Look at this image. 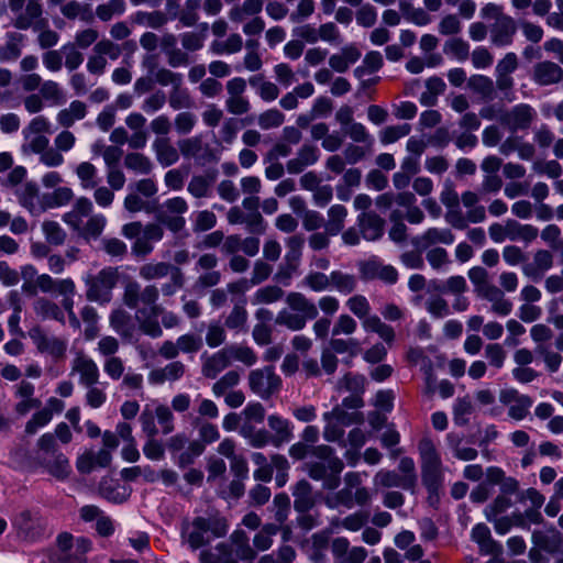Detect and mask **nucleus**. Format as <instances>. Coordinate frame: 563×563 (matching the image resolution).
<instances>
[{
	"mask_svg": "<svg viewBox=\"0 0 563 563\" xmlns=\"http://www.w3.org/2000/svg\"><path fill=\"white\" fill-rule=\"evenodd\" d=\"M308 454L316 459L305 465L309 477L321 481L324 489H336L341 483L340 475L344 463L335 455L333 448L325 444L309 446L301 441L289 448V455L295 460H303Z\"/></svg>",
	"mask_w": 563,
	"mask_h": 563,
	"instance_id": "f257e3e1",
	"label": "nucleus"
},
{
	"mask_svg": "<svg viewBox=\"0 0 563 563\" xmlns=\"http://www.w3.org/2000/svg\"><path fill=\"white\" fill-rule=\"evenodd\" d=\"M229 525L225 518L220 516L192 519L185 518L180 525V538L184 544L196 551L208 545L213 539L222 538L228 533Z\"/></svg>",
	"mask_w": 563,
	"mask_h": 563,
	"instance_id": "f03ea898",
	"label": "nucleus"
},
{
	"mask_svg": "<svg viewBox=\"0 0 563 563\" xmlns=\"http://www.w3.org/2000/svg\"><path fill=\"white\" fill-rule=\"evenodd\" d=\"M256 551L250 545V538L243 530H235L228 542H220L214 551L203 550L201 563H253Z\"/></svg>",
	"mask_w": 563,
	"mask_h": 563,
	"instance_id": "7ed1b4c3",
	"label": "nucleus"
},
{
	"mask_svg": "<svg viewBox=\"0 0 563 563\" xmlns=\"http://www.w3.org/2000/svg\"><path fill=\"white\" fill-rule=\"evenodd\" d=\"M288 309H282L275 319V323L290 331L302 330L309 320L317 319L319 310L316 303L302 292L291 291L286 296Z\"/></svg>",
	"mask_w": 563,
	"mask_h": 563,
	"instance_id": "20e7f679",
	"label": "nucleus"
},
{
	"mask_svg": "<svg viewBox=\"0 0 563 563\" xmlns=\"http://www.w3.org/2000/svg\"><path fill=\"white\" fill-rule=\"evenodd\" d=\"M421 457V481L428 490V500L438 497L443 486L441 457L430 438H422L418 444Z\"/></svg>",
	"mask_w": 563,
	"mask_h": 563,
	"instance_id": "39448f33",
	"label": "nucleus"
},
{
	"mask_svg": "<svg viewBox=\"0 0 563 563\" xmlns=\"http://www.w3.org/2000/svg\"><path fill=\"white\" fill-rule=\"evenodd\" d=\"M92 543L86 537L76 540L69 532H62L56 537L55 547L48 553L49 563H87V553Z\"/></svg>",
	"mask_w": 563,
	"mask_h": 563,
	"instance_id": "423d86ee",
	"label": "nucleus"
},
{
	"mask_svg": "<svg viewBox=\"0 0 563 563\" xmlns=\"http://www.w3.org/2000/svg\"><path fill=\"white\" fill-rule=\"evenodd\" d=\"M37 461L48 474L58 481L68 478L71 467L68 459L57 451V443L53 433L43 434L37 441Z\"/></svg>",
	"mask_w": 563,
	"mask_h": 563,
	"instance_id": "0eeeda50",
	"label": "nucleus"
},
{
	"mask_svg": "<svg viewBox=\"0 0 563 563\" xmlns=\"http://www.w3.org/2000/svg\"><path fill=\"white\" fill-rule=\"evenodd\" d=\"M12 528L16 538L24 543L33 544L47 537V520L37 510L18 512L12 519Z\"/></svg>",
	"mask_w": 563,
	"mask_h": 563,
	"instance_id": "6e6552de",
	"label": "nucleus"
},
{
	"mask_svg": "<svg viewBox=\"0 0 563 563\" xmlns=\"http://www.w3.org/2000/svg\"><path fill=\"white\" fill-rule=\"evenodd\" d=\"M10 11L15 15L13 26L18 30L33 29L47 24L43 19L42 0H8Z\"/></svg>",
	"mask_w": 563,
	"mask_h": 563,
	"instance_id": "1a4fd4ad",
	"label": "nucleus"
},
{
	"mask_svg": "<svg viewBox=\"0 0 563 563\" xmlns=\"http://www.w3.org/2000/svg\"><path fill=\"white\" fill-rule=\"evenodd\" d=\"M118 282V271L112 267L101 269L97 275L85 279L86 298L89 301L107 303L111 300V291Z\"/></svg>",
	"mask_w": 563,
	"mask_h": 563,
	"instance_id": "9d476101",
	"label": "nucleus"
},
{
	"mask_svg": "<svg viewBox=\"0 0 563 563\" xmlns=\"http://www.w3.org/2000/svg\"><path fill=\"white\" fill-rule=\"evenodd\" d=\"M249 386L262 399H268L280 389L282 379L273 366H265L250 372Z\"/></svg>",
	"mask_w": 563,
	"mask_h": 563,
	"instance_id": "9b49d317",
	"label": "nucleus"
},
{
	"mask_svg": "<svg viewBox=\"0 0 563 563\" xmlns=\"http://www.w3.org/2000/svg\"><path fill=\"white\" fill-rule=\"evenodd\" d=\"M27 334L40 353L47 354L55 361H59L66 356V340L48 335L40 325L30 329Z\"/></svg>",
	"mask_w": 563,
	"mask_h": 563,
	"instance_id": "f8f14e48",
	"label": "nucleus"
},
{
	"mask_svg": "<svg viewBox=\"0 0 563 563\" xmlns=\"http://www.w3.org/2000/svg\"><path fill=\"white\" fill-rule=\"evenodd\" d=\"M178 147L185 158H194L200 166L218 161L214 151L208 144H205L199 135L179 140Z\"/></svg>",
	"mask_w": 563,
	"mask_h": 563,
	"instance_id": "ddd939ff",
	"label": "nucleus"
},
{
	"mask_svg": "<svg viewBox=\"0 0 563 563\" xmlns=\"http://www.w3.org/2000/svg\"><path fill=\"white\" fill-rule=\"evenodd\" d=\"M536 115L533 108L526 103H520L499 115V122L507 126L511 132L527 130Z\"/></svg>",
	"mask_w": 563,
	"mask_h": 563,
	"instance_id": "4468645a",
	"label": "nucleus"
},
{
	"mask_svg": "<svg viewBox=\"0 0 563 563\" xmlns=\"http://www.w3.org/2000/svg\"><path fill=\"white\" fill-rule=\"evenodd\" d=\"M165 312V309L161 305H157V301L146 308L137 309L136 320L139 322L140 330L151 338H161L163 335V330L157 318L159 316L163 317Z\"/></svg>",
	"mask_w": 563,
	"mask_h": 563,
	"instance_id": "2eb2a0df",
	"label": "nucleus"
},
{
	"mask_svg": "<svg viewBox=\"0 0 563 563\" xmlns=\"http://www.w3.org/2000/svg\"><path fill=\"white\" fill-rule=\"evenodd\" d=\"M330 549L335 563H363L368 555L363 547L350 548V542L344 537L332 539Z\"/></svg>",
	"mask_w": 563,
	"mask_h": 563,
	"instance_id": "dca6fc26",
	"label": "nucleus"
},
{
	"mask_svg": "<svg viewBox=\"0 0 563 563\" xmlns=\"http://www.w3.org/2000/svg\"><path fill=\"white\" fill-rule=\"evenodd\" d=\"M517 33V23L510 15L489 25L490 42L496 47H506L514 43Z\"/></svg>",
	"mask_w": 563,
	"mask_h": 563,
	"instance_id": "f3484780",
	"label": "nucleus"
},
{
	"mask_svg": "<svg viewBox=\"0 0 563 563\" xmlns=\"http://www.w3.org/2000/svg\"><path fill=\"white\" fill-rule=\"evenodd\" d=\"M531 541L549 554H563V533L555 527H550L545 530H534Z\"/></svg>",
	"mask_w": 563,
	"mask_h": 563,
	"instance_id": "a211bd4d",
	"label": "nucleus"
},
{
	"mask_svg": "<svg viewBox=\"0 0 563 563\" xmlns=\"http://www.w3.org/2000/svg\"><path fill=\"white\" fill-rule=\"evenodd\" d=\"M471 539L477 543L482 555L499 556L503 554V545L493 539L490 529L485 523H477L472 528Z\"/></svg>",
	"mask_w": 563,
	"mask_h": 563,
	"instance_id": "6ab92c4d",
	"label": "nucleus"
},
{
	"mask_svg": "<svg viewBox=\"0 0 563 563\" xmlns=\"http://www.w3.org/2000/svg\"><path fill=\"white\" fill-rule=\"evenodd\" d=\"M71 373L79 374V383L85 387L96 385L100 376L96 362L85 354H79L73 360Z\"/></svg>",
	"mask_w": 563,
	"mask_h": 563,
	"instance_id": "aec40b11",
	"label": "nucleus"
},
{
	"mask_svg": "<svg viewBox=\"0 0 563 563\" xmlns=\"http://www.w3.org/2000/svg\"><path fill=\"white\" fill-rule=\"evenodd\" d=\"M532 80L539 86H551L563 80V69L551 60L539 62L533 66Z\"/></svg>",
	"mask_w": 563,
	"mask_h": 563,
	"instance_id": "412c9836",
	"label": "nucleus"
},
{
	"mask_svg": "<svg viewBox=\"0 0 563 563\" xmlns=\"http://www.w3.org/2000/svg\"><path fill=\"white\" fill-rule=\"evenodd\" d=\"M360 233L366 241H376L384 234L385 220L377 213L362 212L357 216Z\"/></svg>",
	"mask_w": 563,
	"mask_h": 563,
	"instance_id": "4be33fe9",
	"label": "nucleus"
},
{
	"mask_svg": "<svg viewBox=\"0 0 563 563\" xmlns=\"http://www.w3.org/2000/svg\"><path fill=\"white\" fill-rule=\"evenodd\" d=\"M99 495L113 504L126 501L131 495V488L121 484L118 479L104 476L98 487Z\"/></svg>",
	"mask_w": 563,
	"mask_h": 563,
	"instance_id": "5701e85b",
	"label": "nucleus"
},
{
	"mask_svg": "<svg viewBox=\"0 0 563 563\" xmlns=\"http://www.w3.org/2000/svg\"><path fill=\"white\" fill-rule=\"evenodd\" d=\"M454 242V234L449 229L430 228L423 234L417 235L411 240V244L424 251L431 245L442 243L450 245Z\"/></svg>",
	"mask_w": 563,
	"mask_h": 563,
	"instance_id": "b1692460",
	"label": "nucleus"
},
{
	"mask_svg": "<svg viewBox=\"0 0 563 563\" xmlns=\"http://www.w3.org/2000/svg\"><path fill=\"white\" fill-rule=\"evenodd\" d=\"M319 150L311 144H303L297 152L296 157L286 163V168L290 174H300L308 166L316 164L319 161Z\"/></svg>",
	"mask_w": 563,
	"mask_h": 563,
	"instance_id": "393cba45",
	"label": "nucleus"
},
{
	"mask_svg": "<svg viewBox=\"0 0 563 563\" xmlns=\"http://www.w3.org/2000/svg\"><path fill=\"white\" fill-rule=\"evenodd\" d=\"M553 265V255L547 250H538L533 255V261L522 266L523 274L537 282L540 280L544 273Z\"/></svg>",
	"mask_w": 563,
	"mask_h": 563,
	"instance_id": "a878e982",
	"label": "nucleus"
},
{
	"mask_svg": "<svg viewBox=\"0 0 563 563\" xmlns=\"http://www.w3.org/2000/svg\"><path fill=\"white\" fill-rule=\"evenodd\" d=\"M292 496L294 509L297 512H308L316 505L312 486L307 479H300L295 484L292 488Z\"/></svg>",
	"mask_w": 563,
	"mask_h": 563,
	"instance_id": "bb28decb",
	"label": "nucleus"
},
{
	"mask_svg": "<svg viewBox=\"0 0 563 563\" xmlns=\"http://www.w3.org/2000/svg\"><path fill=\"white\" fill-rule=\"evenodd\" d=\"M267 424L274 432L272 435L273 445L275 448H279L284 443L290 442V440L294 438L292 426L289 420L278 415H271L267 418Z\"/></svg>",
	"mask_w": 563,
	"mask_h": 563,
	"instance_id": "cd10ccee",
	"label": "nucleus"
},
{
	"mask_svg": "<svg viewBox=\"0 0 563 563\" xmlns=\"http://www.w3.org/2000/svg\"><path fill=\"white\" fill-rule=\"evenodd\" d=\"M186 367L180 361H174L168 363L163 368L152 369L148 374V382L152 385H161L165 382H175L183 377Z\"/></svg>",
	"mask_w": 563,
	"mask_h": 563,
	"instance_id": "c85d7f7f",
	"label": "nucleus"
},
{
	"mask_svg": "<svg viewBox=\"0 0 563 563\" xmlns=\"http://www.w3.org/2000/svg\"><path fill=\"white\" fill-rule=\"evenodd\" d=\"M239 433L247 441V444L254 449H262L268 444H273V435L268 430L264 428L257 429L250 422H244L240 427Z\"/></svg>",
	"mask_w": 563,
	"mask_h": 563,
	"instance_id": "c756f323",
	"label": "nucleus"
},
{
	"mask_svg": "<svg viewBox=\"0 0 563 563\" xmlns=\"http://www.w3.org/2000/svg\"><path fill=\"white\" fill-rule=\"evenodd\" d=\"M506 230L508 240L512 242L521 241L526 244H529L532 241H534L539 234V230L534 225L522 224L514 219L506 220Z\"/></svg>",
	"mask_w": 563,
	"mask_h": 563,
	"instance_id": "7c9ffc66",
	"label": "nucleus"
},
{
	"mask_svg": "<svg viewBox=\"0 0 563 563\" xmlns=\"http://www.w3.org/2000/svg\"><path fill=\"white\" fill-rule=\"evenodd\" d=\"M111 328L123 339L131 340L135 333V324L131 314L123 310H113L109 317Z\"/></svg>",
	"mask_w": 563,
	"mask_h": 563,
	"instance_id": "2f4dec72",
	"label": "nucleus"
},
{
	"mask_svg": "<svg viewBox=\"0 0 563 563\" xmlns=\"http://www.w3.org/2000/svg\"><path fill=\"white\" fill-rule=\"evenodd\" d=\"M153 151L156 155L157 162L163 167H168L176 164L179 159L178 150L172 144L168 137H157L153 142Z\"/></svg>",
	"mask_w": 563,
	"mask_h": 563,
	"instance_id": "473e14b6",
	"label": "nucleus"
},
{
	"mask_svg": "<svg viewBox=\"0 0 563 563\" xmlns=\"http://www.w3.org/2000/svg\"><path fill=\"white\" fill-rule=\"evenodd\" d=\"M361 57L360 49L351 44L341 49V53L333 54L329 58L330 67L338 73L347 71L350 65L356 63Z\"/></svg>",
	"mask_w": 563,
	"mask_h": 563,
	"instance_id": "72a5a7b5",
	"label": "nucleus"
},
{
	"mask_svg": "<svg viewBox=\"0 0 563 563\" xmlns=\"http://www.w3.org/2000/svg\"><path fill=\"white\" fill-rule=\"evenodd\" d=\"M374 483L387 488L398 487L412 493L415 492L412 476H402L395 471H379L374 477Z\"/></svg>",
	"mask_w": 563,
	"mask_h": 563,
	"instance_id": "f704fd0d",
	"label": "nucleus"
},
{
	"mask_svg": "<svg viewBox=\"0 0 563 563\" xmlns=\"http://www.w3.org/2000/svg\"><path fill=\"white\" fill-rule=\"evenodd\" d=\"M37 289L42 292L67 294L75 292L76 286L71 278L53 279L48 274H42L36 277Z\"/></svg>",
	"mask_w": 563,
	"mask_h": 563,
	"instance_id": "c9c22d12",
	"label": "nucleus"
},
{
	"mask_svg": "<svg viewBox=\"0 0 563 563\" xmlns=\"http://www.w3.org/2000/svg\"><path fill=\"white\" fill-rule=\"evenodd\" d=\"M143 65L148 67L151 73L154 74L155 82L161 85V86H163V87L172 86V88H174L177 85H183V82H184V78H183V75L180 73H175V71H173V70H170L168 68H165V67L157 68L154 71L155 63L152 60L151 57H147L143 62Z\"/></svg>",
	"mask_w": 563,
	"mask_h": 563,
	"instance_id": "e433bc0d",
	"label": "nucleus"
},
{
	"mask_svg": "<svg viewBox=\"0 0 563 563\" xmlns=\"http://www.w3.org/2000/svg\"><path fill=\"white\" fill-rule=\"evenodd\" d=\"M231 364L225 347L209 356L202 365V374L207 378H216L220 372Z\"/></svg>",
	"mask_w": 563,
	"mask_h": 563,
	"instance_id": "4c0bfd02",
	"label": "nucleus"
},
{
	"mask_svg": "<svg viewBox=\"0 0 563 563\" xmlns=\"http://www.w3.org/2000/svg\"><path fill=\"white\" fill-rule=\"evenodd\" d=\"M4 45L0 46V60L13 62L16 60L22 53V43L24 35L18 32H8Z\"/></svg>",
	"mask_w": 563,
	"mask_h": 563,
	"instance_id": "58836bf2",
	"label": "nucleus"
},
{
	"mask_svg": "<svg viewBox=\"0 0 563 563\" xmlns=\"http://www.w3.org/2000/svg\"><path fill=\"white\" fill-rule=\"evenodd\" d=\"M87 114V107L82 101L75 100L69 107L63 109L57 114L58 123L64 128H70L75 121L81 120Z\"/></svg>",
	"mask_w": 563,
	"mask_h": 563,
	"instance_id": "ea45409f",
	"label": "nucleus"
},
{
	"mask_svg": "<svg viewBox=\"0 0 563 563\" xmlns=\"http://www.w3.org/2000/svg\"><path fill=\"white\" fill-rule=\"evenodd\" d=\"M347 216V209L343 205H333L328 210V221L324 229L328 234L335 236L344 228V221Z\"/></svg>",
	"mask_w": 563,
	"mask_h": 563,
	"instance_id": "a19ab883",
	"label": "nucleus"
},
{
	"mask_svg": "<svg viewBox=\"0 0 563 563\" xmlns=\"http://www.w3.org/2000/svg\"><path fill=\"white\" fill-rule=\"evenodd\" d=\"M361 475L356 472H349L344 475V487L355 490L357 506H366L372 499L369 490L362 486Z\"/></svg>",
	"mask_w": 563,
	"mask_h": 563,
	"instance_id": "79ce46f5",
	"label": "nucleus"
},
{
	"mask_svg": "<svg viewBox=\"0 0 563 563\" xmlns=\"http://www.w3.org/2000/svg\"><path fill=\"white\" fill-rule=\"evenodd\" d=\"M354 492L355 490L353 489L343 487L340 490L328 495L324 499V504L330 509H336L339 507L352 509L355 505H357Z\"/></svg>",
	"mask_w": 563,
	"mask_h": 563,
	"instance_id": "37998d69",
	"label": "nucleus"
},
{
	"mask_svg": "<svg viewBox=\"0 0 563 563\" xmlns=\"http://www.w3.org/2000/svg\"><path fill=\"white\" fill-rule=\"evenodd\" d=\"M34 311L42 319H53L62 324L65 323V316L59 306L46 298H38L34 302Z\"/></svg>",
	"mask_w": 563,
	"mask_h": 563,
	"instance_id": "c03bdc74",
	"label": "nucleus"
},
{
	"mask_svg": "<svg viewBox=\"0 0 563 563\" xmlns=\"http://www.w3.org/2000/svg\"><path fill=\"white\" fill-rule=\"evenodd\" d=\"M468 88L484 99L493 100L495 98V86L492 78L485 75H473L467 80Z\"/></svg>",
	"mask_w": 563,
	"mask_h": 563,
	"instance_id": "a18cd8bd",
	"label": "nucleus"
},
{
	"mask_svg": "<svg viewBox=\"0 0 563 563\" xmlns=\"http://www.w3.org/2000/svg\"><path fill=\"white\" fill-rule=\"evenodd\" d=\"M174 268H178L169 263H146L140 267L139 275L145 280L164 278L173 273Z\"/></svg>",
	"mask_w": 563,
	"mask_h": 563,
	"instance_id": "49530a36",
	"label": "nucleus"
},
{
	"mask_svg": "<svg viewBox=\"0 0 563 563\" xmlns=\"http://www.w3.org/2000/svg\"><path fill=\"white\" fill-rule=\"evenodd\" d=\"M249 319L247 310L244 302L236 303L225 318L224 324L228 329L236 332L246 331V323Z\"/></svg>",
	"mask_w": 563,
	"mask_h": 563,
	"instance_id": "de8ad7c7",
	"label": "nucleus"
},
{
	"mask_svg": "<svg viewBox=\"0 0 563 563\" xmlns=\"http://www.w3.org/2000/svg\"><path fill=\"white\" fill-rule=\"evenodd\" d=\"M74 198L69 187H58L53 192L45 194L42 198L43 209L65 206Z\"/></svg>",
	"mask_w": 563,
	"mask_h": 563,
	"instance_id": "09e8293b",
	"label": "nucleus"
},
{
	"mask_svg": "<svg viewBox=\"0 0 563 563\" xmlns=\"http://www.w3.org/2000/svg\"><path fill=\"white\" fill-rule=\"evenodd\" d=\"M21 206L26 208L30 212H34L36 209V199L38 197V187L35 183L29 181L23 184L21 187L15 189Z\"/></svg>",
	"mask_w": 563,
	"mask_h": 563,
	"instance_id": "8fccbe9b",
	"label": "nucleus"
},
{
	"mask_svg": "<svg viewBox=\"0 0 563 563\" xmlns=\"http://www.w3.org/2000/svg\"><path fill=\"white\" fill-rule=\"evenodd\" d=\"M366 378L364 375L346 373L336 383L338 390L350 391L351 394L362 395L365 391Z\"/></svg>",
	"mask_w": 563,
	"mask_h": 563,
	"instance_id": "3c124183",
	"label": "nucleus"
},
{
	"mask_svg": "<svg viewBox=\"0 0 563 563\" xmlns=\"http://www.w3.org/2000/svg\"><path fill=\"white\" fill-rule=\"evenodd\" d=\"M330 287L336 289L341 294H351L356 288L357 282L354 275L346 274L341 271H333L330 273Z\"/></svg>",
	"mask_w": 563,
	"mask_h": 563,
	"instance_id": "603ef678",
	"label": "nucleus"
},
{
	"mask_svg": "<svg viewBox=\"0 0 563 563\" xmlns=\"http://www.w3.org/2000/svg\"><path fill=\"white\" fill-rule=\"evenodd\" d=\"M205 451L203 443L199 441H191L188 446L177 454L173 460L180 468H186L189 465L194 464L196 459L199 457Z\"/></svg>",
	"mask_w": 563,
	"mask_h": 563,
	"instance_id": "864d4df0",
	"label": "nucleus"
},
{
	"mask_svg": "<svg viewBox=\"0 0 563 563\" xmlns=\"http://www.w3.org/2000/svg\"><path fill=\"white\" fill-rule=\"evenodd\" d=\"M124 166L137 174L148 175L152 172L153 164L144 154L133 152L124 157Z\"/></svg>",
	"mask_w": 563,
	"mask_h": 563,
	"instance_id": "5fc2aeb1",
	"label": "nucleus"
},
{
	"mask_svg": "<svg viewBox=\"0 0 563 563\" xmlns=\"http://www.w3.org/2000/svg\"><path fill=\"white\" fill-rule=\"evenodd\" d=\"M106 223L107 219L103 214H93L80 229L79 234L87 241L91 239L96 240L102 234Z\"/></svg>",
	"mask_w": 563,
	"mask_h": 563,
	"instance_id": "6e6d98bb",
	"label": "nucleus"
},
{
	"mask_svg": "<svg viewBox=\"0 0 563 563\" xmlns=\"http://www.w3.org/2000/svg\"><path fill=\"white\" fill-rule=\"evenodd\" d=\"M263 9V0H244L242 5L231 9L229 16L234 22H241L245 15H256Z\"/></svg>",
	"mask_w": 563,
	"mask_h": 563,
	"instance_id": "4d7b16f0",
	"label": "nucleus"
},
{
	"mask_svg": "<svg viewBox=\"0 0 563 563\" xmlns=\"http://www.w3.org/2000/svg\"><path fill=\"white\" fill-rule=\"evenodd\" d=\"M284 290L276 285L258 288L253 296L254 305H269L279 301L284 297Z\"/></svg>",
	"mask_w": 563,
	"mask_h": 563,
	"instance_id": "13d9d810",
	"label": "nucleus"
},
{
	"mask_svg": "<svg viewBox=\"0 0 563 563\" xmlns=\"http://www.w3.org/2000/svg\"><path fill=\"white\" fill-rule=\"evenodd\" d=\"M331 278L330 275H325L322 272L311 271L303 279L301 285L308 287L312 291L321 292L330 288Z\"/></svg>",
	"mask_w": 563,
	"mask_h": 563,
	"instance_id": "bf43d9fd",
	"label": "nucleus"
},
{
	"mask_svg": "<svg viewBox=\"0 0 563 563\" xmlns=\"http://www.w3.org/2000/svg\"><path fill=\"white\" fill-rule=\"evenodd\" d=\"M474 407L468 396L457 398L453 407V420L456 426H466L470 421L468 416L473 412Z\"/></svg>",
	"mask_w": 563,
	"mask_h": 563,
	"instance_id": "052dcab7",
	"label": "nucleus"
},
{
	"mask_svg": "<svg viewBox=\"0 0 563 563\" xmlns=\"http://www.w3.org/2000/svg\"><path fill=\"white\" fill-rule=\"evenodd\" d=\"M279 526L276 523H267L255 534L253 544L258 551L268 550L273 544V536L277 534Z\"/></svg>",
	"mask_w": 563,
	"mask_h": 563,
	"instance_id": "680f3d73",
	"label": "nucleus"
},
{
	"mask_svg": "<svg viewBox=\"0 0 563 563\" xmlns=\"http://www.w3.org/2000/svg\"><path fill=\"white\" fill-rule=\"evenodd\" d=\"M344 132L353 142L362 143L368 151H372L374 139L362 123L354 122L350 126L345 128Z\"/></svg>",
	"mask_w": 563,
	"mask_h": 563,
	"instance_id": "e2e57ef3",
	"label": "nucleus"
},
{
	"mask_svg": "<svg viewBox=\"0 0 563 563\" xmlns=\"http://www.w3.org/2000/svg\"><path fill=\"white\" fill-rule=\"evenodd\" d=\"M133 22L140 25L150 26L152 29H159L167 22V18L166 14L161 11H137L133 15Z\"/></svg>",
	"mask_w": 563,
	"mask_h": 563,
	"instance_id": "0e129e2a",
	"label": "nucleus"
},
{
	"mask_svg": "<svg viewBox=\"0 0 563 563\" xmlns=\"http://www.w3.org/2000/svg\"><path fill=\"white\" fill-rule=\"evenodd\" d=\"M168 103L172 109L179 110L191 107L192 101L189 91L183 85H177L168 93Z\"/></svg>",
	"mask_w": 563,
	"mask_h": 563,
	"instance_id": "69168bd1",
	"label": "nucleus"
},
{
	"mask_svg": "<svg viewBox=\"0 0 563 563\" xmlns=\"http://www.w3.org/2000/svg\"><path fill=\"white\" fill-rule=\"evenodd\" d=\"M124 11V0H109V2L99 4L96 8L97 16L103 22L110 21L115 14L121 15Z\"/></svg>",
	"mask_w": 563,
	"mask_h": 563,
	"instance_id": "338daca9",
	"label": "nucleus"
},
{
	"mask_svg": "<svg viewBox=\"0 0 563 563\" xmlns=\"http://www.w3.org/2000/svg\"><path fill=\"white\" fill-rule=\"evenodd\" d=\"M536 353L542 357L548 372L555 373L561 367L563 361L562 355L555 351L550 350L549 346L539 344L536 347Z\"/></svg>",
	"mask_w": 563,
	"mask_h": 563,
	"instance_id": "774afa93",
	"label": "nucleus"
}]
</instances>
